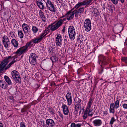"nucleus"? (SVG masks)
<instances>
[{
	"label": "nucleus",
	"instance_id": "1",
	"mask_svg": "<svg viewBox=\"0 0 127 127\" xmlns=\"http://www.w3.org/2000/svg\"><path fill=\"white\" fill-rule=\"evenodd\" d=\"M18 55L16 54L13 56H9L4 58L0 64V71L7 70L16 62L18 61L17 59L16 60L18 57Z\"/></svg>",
	"mask_w": 127,
	"mask_h": 127
},
{
	"label": "nucleus",
	"instance_id": "2",
	"mask_svg": "<svg viewBox=\"0 0 127 127\" xmlns=\"http://www.w3.org/2000/svg\"><path fill=\"white\" fill-rule=\"evenodd\" d=\"M66 20V19H60L58 21H56L55 23H53L49 25L48 26V28L46 29L44 31H43L40 35L37 37V38L41 41L43 40L44 37L49 32V28H50V30L52 32L55 31L63 25V22Z\"/></svg>",
	"mask_w": 127,
	"mask_h": 127
},
{
	"label": "nucleus",
	"instance_id": "3",
	"mask_svg": "<svg viewBox=\"0 0 127 127\" xmlns=\"http://www.w3.org/2000/svg\"><path fill=\"white\" fill-rule=\"evenodd\" d=\"M93 101V99L90 98L87 104L85 111H84V115L83 116L84 119H86L87 117V114L89 116H91L94 113V110L91 108Z\"/></svg>",
	"mask_w": 127,
	"mask_h": 127
},
{
	"label": "nucleus",
	"instance_id": "4",
	"mask_svg": "<svg viewBox=\"0 0 127 127\" xmlns=\"http://www.w3.org/2000/svg\"><path fill=\"white\" fill-rule=\"evenodd\" d=\"M98 63L102 67L108 64V59L103 55H100L98 56Z\"/></svg>",
	"mask_w": 127,
	"mask_h": 127
},
{
	"label": "nucleus",
	"instance_id": "5",
	"mask_svg": "<svg viewBox=\"0 0 127 127\" xmlns=\"http://www.w3.org/2000/svg\"><path fill=\"white\" fill-rule=\"evenodd\" d=\"M46 7L48 10L53 12H55L56 8L54 6V3L49 0L46 1Z\"/></svg>",
	"mask_w": 127,
	"mask_h": 127
},
{
	"label": "nucleus",
	"instance_id": "6",
	"mask_svg": "<svg viewBox=\"0 0 127 127\" xmlns=\"http://www.w3.org/2000/svg\"><path fill=\"white\" fill-rule=\"evenodd\" d=\"M2 41L5 49L8 48L10 46V41L7 36L4 35L1 37Z\"/></svg>",
	"mask_w": 127,
	"mask_h": 127
},
{
	"label": "nucleus",
	"instance_id": "7",
	"mask_svg": "<svg viewBox=\"0 0 127 127\" xmlns=\"http://www.w3.org/2000/svg\"><path fill=\"white\" fill-rule=\"evenodd\" d=\"M11 75L12 76L11 78H13L16 83H20V76L18 71L15 70L11 72Z\"/></svg>",
	"mask_w": 127,
	"mask_h": 127
},
{
	"label": "nucleus",
	"instance_id": "8",
	"mask_svg": "<svg viewBox=\"0 0 127 127\" xmlns=\"http://www.w3.org/2000/svg\"><path fill=\"white\" fill-rule=\"evenodd\" d=\"M68 33L70 39L73 40L75 38L76 32L75 29L73 26H70L69 27Z\"/></svg>",
	"mask_w": 127,
	"mask_h": 127
},
{
	"label": "nucleus",
	"instance_id": "9",
	"mask_svg": "<svg viewBox=\"0 0 127 127\" xmlns=\"http://www.w3.org/2000/svg\"><path fill=\"white\" fill-rule=\"evenodd\" d=\"M40 41L37 37H36L32 39L30 42H27L25 46L23 47L27 51H28V48L30 45H32L33 44V43L35 44H36L40 42Z\"/></svg>",
	"mask_w": 127,
	"mask_h": 127
},
{
	"label": "nucleus",
	"instance_id": "10",
	"mask_svg": "<svg viewBox=\"0 0 127 127\" xmlns=\"http://www.w3.org/2000/svg\"><path fill=\"white\" fill-rule=\"evenodd\" d=\"M84 26L85 31L87 32L90 31L91 29V22L89 19H86L84 21Z\"/></svg>",
	"mask_w": 127,
	"mask_h": 127
},
{
	"label": "nucleus",
	"instance_id": "11",
	"mask_svg": "<svg viewBox=\"0 0 127 127\" xmlns=\"http://www.w3.org/2000/svg\"><path fill=\"white\" fill-rule=\"evenodd\" d=\"M36 55L34 53H32L30 55L29 60L30 63L32 65H35L36 63Z\"/></svg>",
	"mask_w": 127,
	"mask_h": 127
},
{
	"label": "nucleus",
	"instance_id": "12",
	"mask_svg": "<svg viewBox=\"0 0 127 127\" xmlns=\"http://www.w3.org/2000/svg\"><path fill=\"white\" fill-rule=\"evenodd\" d=\"M84 8L83 7L80 8L78 9H76L74 10L73 12L74 15L75 14V17L78 18L81 16V14L84 11Z\"/></svg>",
	"mask_w": 127,
	"mask_h": 127
},
{
	"label": "nucleus",
	"instance_id": "13",
	"mask_svg": "<svg viewBox=\"0 0 127 127\" xmlns=\"http://www.w3.org/2000/svg\"><path fill=\"white\" fill-rule=\"evenodd\" d=\"M22 28L25 34L27 35L30 34L31 31L30 28L27 24H23L22 26Z\"/></svg>",
	"mask_w": 127,
	"mask_h": 127
},
{
	"label": "nucleus",
	"instance_id": "14",
	"mask_svg": "<svg viewBox=\"0 0 127 127\" xmlns=\"http://www.w3.org/2000/svg\"><path fill=\"white\" fill-rule=\"evenodd\" d=\"M47 127H54L55 125V122L53 119H46L45 121Z\"/></svg>",
	"mask_w": 127,
	"mask_h": 127
},
{
	"label": "nucleus",
	"instance_id": "15",
	"mask_svg": "<svg viewBox=\"0 0 127 127\" xmlns=\"http://www.w3.org/2000/svg\"><path fill=\"white\" fill-rule=\"evenodd\" d=\"M74 14L73 12H71V11H69L67 12L65 14V16L66 18H64L66 19V21L67 20H70L72 19L74 17Z\"/></svg>",
	"mask_w": 127,
	"mask_h": 127
},
{
	"label": "nucleus",
	"instance_id": "16",
	"mask_svg": "<svg viewBox=\"0 0 127 127\" xmlns=\"http://www.w3.org/2000/svg\"><path fill=\"white\" fill-rule=\"evenodd\" d=\"M82 100L79 98L76 99L75 103V111H77L80 108H81V103Z\"/></svg>",
	"mask_w": 127,
	"mask_h": 127
},
{
	"label": "nucleus",
	"instance_id": "17",
	"mask_svg": "<svg viewBox=\"0 0 127 127\" xmlns=\"http://www.w3.org/2000/svg\"><path fill=\"white\" fill-rule=\"evenodd\" d=\"M62 104L61 108L62 109L64 114L66 115H68L69 113L68 107L66 105L64 104V103H62Z\"/></svg>",
	"mask_w": 127,
	"mask_h": 127
},
{
	"label": "nucleus",
	"instance_id": "18",
	"mask_svg": "<svg viewBox=\"0 0 127 127\" xmlns=\"http://www.w3.org/2000/svg\"><path fill=\"white\" fill-rule=\"evenodd\" d=\"M56 38V44L57 46L60 47L62 45V37L60 34L57 35Z\"/></svg>",
	"mask_w": 127,
	"mask_h": 127
},
{
	"label": "nucleus",
	"instance_id": "19",
	"mask_svg": "<svg viewBox=\"0 0 127 127\" xmlns=\"http://www.w3.org/2000/svg\"><path fill=\"white\" fill-rule=\"evenodd\" d=\"M65 97L67 101L68 105H71L72 103V96L71 93L69 92L67 93Z\"/></svg>",
	"mask_w": 127,
	"mask_h": 127
},
{
	"label": "nucleus",
	"instance_id": "20",
	"mask_svg": "<svg viewBox=\"0 0 127 127\" xmlns=\"http://www.w3.org/2000/svg\"><path fill=\"white\" fill-rule=\"evenodd\" d=\"M27 51L24 47L23 46L19 48L17 51L15 53L17 55H18L19 56H20L22 54L26 53Z\"/></svg>",
	"mask_w": 127,
	"mask_h": 127
},
{
	"label": "nucleus",
	"instance_id": "21",
	"mask_svg": "<svg viewBox=\"0 0 127 127\" xmlns=\"http://www.w3.org/2000/svg\"><path fill=\"white\" fill-rule=\"evenodd\" d=\"M94 125L96 127L100 126L102 124V121L100 119H96L93 121Z\"/></svg>",
	"mask_w": 127,
	"mask_h": 127
},
{
	"label": "nucleus",
	"instance_id": "22",
	"mask_svg": "<svg viewBox=\"0 0 127 127\" xmlns=\"http://www.w3.org/2000/svg\"><path fill=\"white\" fill-rule=\"evenodd\" d=\"M36 3L37 6L40 9L43 10L45 8L44 4L43 3L42 0H36Z\"/></svg>",
	"mask_w": 127,
	"mask_h": 127
},
{
	"label": "nucleus",
	"instance_id": "23",
	"mask_svg": "<svg viewBox=\"0 0 127 127\" xmlns=\"http://www.w3.org/2000/svg\"><path fill=\"white\" fill-rule=\"evenodd\" d=\"M13 46L15 48H17L19 47V43L17 40L14 38H12L11 41Z\"/></svg>",
	"mask_w": 127,
	"mask_h": 127
},
{
	"label": "nucleus",
	"instance_id": "24",
	"mask_svg": "<svg viewBox=\"0 0 127 127\" xmlns=\"http://www.w3.org/2000/svg\"><path fill=\"white\" fill-rule=\"evenodd\" d=\"M39 15L42 21L44 22H45L46 21V18L44 13L41 10H40L39 11Z\"/></svg>",
	"mask_w": 127,
	"mask_h": 127
},
{
	"label": "nucleus",
	"instance_id": "25",
	"mask_svg": "<svg viewBox=\"0 0 127 127\" xmlns=\"http://www.w3.org/2000/svg\"><path fill=\"white\" fill-rule=\"evenodd\" d=\"M115 105H114V103L113 102L110 103V106L109 108V110L110 113H112L114 114L115 112Z\"/></svg>",
	"mask_w": 127,
	"mask_h": 127
},
{
	"label": "nucleus",
	"instance_id": "26",
	"mask_svg": "<svg viewBox=\"0 0 127 127\" xmlns=\"http://www.w3.org/2000/svg\"><path fill=\"white\" fill-rule=\"evenodd\" d=\"M4 79L9 85H11L12 84V82L9 78L7 76L5 75L4 76Z\"/></svg>",
	"mask_w": 127,
	"mask_h": 127
},
{
	"label": "nucleus",
	"instance_id": "27",
	"mask_svg": "<svg viewBox=\"0 0 127 127\" xmlns=\"http://www.w3.org/2000/svg\"><path fill=\"white\" fill-rule=\"evenodd\" d=\"M93 1V0H85L82 1L83 5H89Z\"/></svg>",
	"mask_w": 127,
	"mask_h": 127
},
{
	"label": "nucleus",
	"instance_id": "28",
	"mask_svg": "<svg viewBox=\"0 0 127 127\" xmlns=\"http://www.w3.org/2000/svg\"><path fill=\"white\" fill-rule=\"evenodd\" d=\"M6 83L4 81L1 80L0 81V86L2 88L5 89Z\"/></svg>",
	"mask_w": 127,
	"mask_h": 127
},
{
	"label": "nucleus",
	"instance_id": "29",
	"mask_svg": "<svg viewBox=\"0 0 127 127\" xmlns=\"http://www.w3.org/2000/svg\"><path fill=\"white\" fill-rule=\"evenodd\" d=\"M117 100L115 101L114 103L116 109H117L119 107L120 100L118 99V98H117Z\"/></svg>",
	"mask_w": 127,
	"mask_h": 127
},
{
	"label": "nucleus",
	"instance_id": "30",
	"mask_svg": "<svg viewBox=\"0 0 127 127\" xmlns=\"http://www.w3.org/2000/svg\"><path fill=\"white\" fill-rule=\"evenodd\" d=\"M18 32L19 37L21 38H23L24 37V34L23 33L22 31L21 30H18Z\"/></svg>",
	"mask_w": 127,
	"mask_h": 127
},
{
	"label": "nucleus",
	"instance_id": "31",
	"mask_svg": "<svg viewBox=\"0 0 127 127\" xmlns=\"http://www.w3.org/2000/svg\"><path fill=\"white\" fill-rule=\"evenodd\" d=\"M108 6L106 7L107 9H108L111 13L113 11L114 6L113 5H109L108 4Z\"/></svg>",
	"mask_w": 127,
	"mask_h": 127
},
{
	"label": "nucleus",
	"instance_id": "32",
	"mask_svg": "<svg viewBox=\"0 0 127 127\" xmlns=\"http://www.w3.org/2000/svg\"><path fill=\"white\" fill-rule=\"evenodd\" d=\"M84 39L82 35V34H79L77 38L78 41L81 43L83 41Z\"/></svg>",
	"mask_w": 127,
	"mask_h": 127
},
{
	"label": "nucleus",
	"instance_id": "33",
	"mask_svg": "<svg viewBox=\"0 0 127 127\" xmlns=\"http://www.w3.org/2000/svg\"><path fill=\"white\" fill-rule=\"evenodd\" d=\"M83 5L82 2L78 3L75 6V8L76 9H78L80 7Z\"/></svg>",
	"mask_w": 127,
	"mask_h": 127
},
{
	"label": "nucleus",
	"instance_id": "34",
	"mask_svg": "<svg viewBox=\"0 0 127 127\" xmlns=\"http://www.w3.org/2000/svg\"><path fill=\"white\" fill-rule=\"evenodd\" d=\"M32 30L33 33H36L38 31V29L35 26H33L32 28Z\"/></svg>",
	"mask_w": 127,
	"mask_h": 127
},
{
	"label": "nucleus",
	"instance_id": "35",
	"mask_svg": "<svg viewBox=\"0 0 127 127\" xmlns=\"http://www.w3.org/2000/svg\"><path fill=\"white\" fill-rule=\"evenodd\" d=\"M94 16H96L98 13V10L97 9L94 8L93 11Z\"/></svg>",
	"mask_w": 127,
	"mask_h": 127
},
{
	"label": "nucleus",
	"instance_id": "36",
	"mask_svg": "<svg viewBox=\"0 0 127 127\" xmlns=\"http://www.w3.org/2000/svg\"><path fill=\"white\" fill-rule=\"evenodd\" d=\"M116 120L114 117H113L111 119L110 122L109 124L110 125H112L113 124L114 122L116 121Z\"/></svg>",
	"mask_w": 127,
	"mask_h": 127
},
{
	"label": "nucleus",
	"instance_id": "37",
	"mask_svg": "<svg viewBox=\"0 0 127 127\" xmlns=\"http://www.w3.org/2000/svg\"><path fill=\"white\" fill-rule=\"evenodd\" d=\"M51 59L52 62H55L58 60V58L56 57L53 56L51 58Z\"/></svg>",
	"mask_w": 127,
	"mask_h": 127
},
{
	"label": "nucleus",
	"instance_id": "38",
	"mask_svg": "<svg viewBox=\"0 0 127 127\" xmlns=\"http://www.w3.org/2000/svg\"><path fill=\"white\" fill-rule=\"evenodd\" d=\"M48 110L52 115H53L55 114V113L53 109L51 108H49Z\"/></svg>",
	"mask_w": 127,
	"mask_h": 127
},
{
	"label": "nucleus",
	"instance_id": "39",
	"mask_svg": "<svg viewBox=\"0 0 127 127\" xmlns=\"http://www.w3.org/2000/svg\"><path fill=\"white\" fill-rule=\"evenodd\" d=\"M122 60L123 62L127 63V57H123L122 58Z\"/></svg>",
	"mask_w": 127,
	"mask_h": 127
},
{
	"label": "nucleus",
	"instance_id": "40",
	"mask_svg": "<svg viewBox=\"0 0 127 127\" xmlns=\"http://www.w3.org/2000/svg\"><path fill=\"white\" fill-rule=\"evenodd\" d=\"M123 108L126 109H127V104L124 103L122 105Z\"/></svg>",
	"mask_w": 127,
	"mask_h": 127
},
{
	"label": "nucleus",
	"instance_id": "41",
	"mask_svg": "<svg viewBox=\"0 0 127 127\" xmlns=\"http://www.w3.org/2000/svg\"><path fill=\"white\" fill-rule=\"evenodd\" d=\"M59 115L60 117L62 118V119H63L64 118V116L63 114L61 113V112H59Z\"/></svg>",
	"mask_w": 127,
	"mask_h": 127
},
{
	"label": "nucleus",
	"instance_id": "42",
	"mask_svg": "<svg viewBox=\"0 0 127 127\" xmlns=\"http://www.w3.org/2000/svg\"><path fill=\"white\" fill-rule=\"evenodd\" d=\"M20 127H26L25 123L23 122H21L20 124Z\"/></svg>",
	"mask_w": 127,
	"mask_h": 127
},
{
	"label": "nucleus",
	"instance_id": "43",
	"mask_svg": "<svg viewBox=\"0 0 127 127\" xmlns=\"http://www.w3.org/2000/svg\"><path fill=\"white\" fill-rule=\"evenodd\" d=\"M103 114L104 115L106 116L108 114V113L106 110L103 111Z\"/></svg>",
	"mask_w": 127,
	"mask_h": 127
},
{
	"label": "nucleus",
	"instance_id": "44",
	"mask_svg": "<svg viewBox=\"0 0 127 127\" xmlns=\"http://www.w3.org/2000/svg\"><path fill=\"white\" fill-rule=\"evenodd\" d=\"M71 127H76L75 124L74 123H72L71 125Z\"/></svg>",
	"mask_w": 127,
	"mask_h": 127
},
{
	"label": "nucleus",
	"instance_id": "45",
	"mask_svg": "<svg viewBox=\"0 0 127 127\" xmlns=\"http://www.w3.org/2000/svg\"><path fill=\"white\" fill-rule=\"evenodd\" d=\"M26 111V109L25 108H22L21 109V112L22 113H23Z\"/></svg>",
	"mask_w": 127,
	"mask_h": 127
},
{
	"label": "nucleus",
	"instance_id": "46",
	"mask_svg": "<svg viewBox=\"0 0 127 127\" xmlns=\"http://www.w3.org/2000/svg\"><path fill=\"white\" fill-rule=\"evenodd\" d=\"M3 46L2 44H1V42L0 43V50H1L2 49Z\"/></svg>",
	"mask_w": 127,
	"mask_h": 127
},
{
	"label": "nucleus",
	"instance_id": "47",
	"mask_svg": "<svg viewBox=\"0 0 127 127\" xmlns=\"http://www.w3.org/2000/svg\"><path fill=\"white\" fill-rule=\"evenodd\" d=\"M102 7L103 8V10H105V6L104 4H103L102 5Z\"/></svg>",
	"mask_w": 127,
	"mask_h": 127
},
{
	"label": "nucleus",
	"instance_id": "48",
	"mask_svg": "<svg viewBox=\"0 0 127 127\" xmlns=\"http://www.w3.org/2000/svg\"><path fill=\"white\" fill-rule=\"evenodd\" d=\"M76 127H80V124H75Z\"/></svg>",
	"mask_w": 127,
	"mask_h": 127
},
{
	"label": "nucleus",
	"instance_id": "49",
	"mask_svg": "<svg viewBox=\"0 0 127 127\" xmlns=\"http://www.w3.org/2000/svg\"><path fill=\"white\" fill-rule=\"evenodd\" d=\"M51 86H52L53 85H55V84L54 82H53L51 83Z\"/></svg>",
	"mask_w": 127,
	"mask_h": 127
},
{
	"label": "nucleus",
	"instance_id": "50",
	"mask_svg": "<svg viewBox=\"0 0 127 127\" xmlns=\"http://www.w3.org/2000/svg\"><path fill=\"white\" fill-rule=\"evenodd\" d=\"M9 98L11 100H12L13 99V97L12 96H10L9 97Z\"/></svg>",
	"mask_w": 127,
	"mask_h": 127
},
{
	"label": "nucleus",
	"instance_id": "51",
	"mask_svg": "<svg viewBox=\"0 0 127 127\" xmlns=\"http://www.w3.org/2000/svg\"><path fill=\"white\" fill-rule=\"evenodd\" d=\"M3 124L0 122V127H3Z\"/></svg>",
	"mask_w": 127,
	"mask_h": 127
},
{
	"label": "nucleus",
	"instance_id": "52",
	"mask_svg": "<svg viewBox=\"0 0 127 127\" xmlns=\"http://www.w3.org/2000/svg\"><path fill=\"white\" fill-rule=\"evenodd\" d=\"M126 50V48H124L123 49V54H124V53L125 52Z\"/></svg>",
	"mask_w": 127,
	"mask_h": 127
},
{
	"label": "nucleus",
	"instance_id": "53",
	"mask_svg": "<svg viewBox=\"0 0 127 127\" xmlns=\"http://www.w3.org/2000/svg\"><path fill=\"white\" fill-rule=\"evenodd\" d=\"M85 105H84V106H83V107H82V108L81 109V110H82V111H84V109L85 107Z\"/></svg>",
	"mask_w": 127,
	"mask_h": 127
},
{
	"label": "nucleus",
	"instance_id": "54",
	"mask_svg": "<svg viewBox=\"0 0 127 127\" xmlns=\"http://www.w3.org/2000/svg\"><path fill=\"white\" fill-rule=\"evenodd\" d=\"M75 8V6L74 8H73L72 9H71V10H70L69 11H71V12H72V10H73V9H74Z\"/></svg>",
	"mask_w": 127,
	"mask_h": 127
},
{
	"label": "nucleus",
	"instance_id": "55",
	"mask_svg": "<svg viewBox=\"0 0 127 127\" xmlns=\"http://www.w3.org/2000/svg\"><path fill=\"white\" fill-rule=\"evenodd\" d=\"M102 71H103V69H102L101 70V72H99V74H101V73H102Z\"/></svg>",
	"mask_w": 127,
	"mask_h": 127
},
{
	"label": "nucleus",
	"instance_id": "56",
	"mask_svg": "<svg viewBox=\"0 0 127 127\" xmlns=\"http://www.w3.org/2000/svg\"><path fill=\"white\" fill-rule=\"evenodd\" d=\"M64 17H65V15L64 16H63L62 17H60V18H64Z\"/></svg>",
	"mask_w": 127,
	"mask_h": 127
},
{
	"label": "nucleus",
	"instance_id": "57",
	"mask_svg": "<svg viewBox=\"0 0 127 127\" xmlns=\"http://www.w3.org/2000/svg\"><path fill=\"white\" fill-rule=\"evenodd\" d=\"M81 110H80V111L79 112V114H80V113H81Z\"/></svg>",
	"mask_w": 127,
	"mask_h": 127
},
{
	"label": "nucleus",
	"instance_id": "58",
	"mask_svg": "<svg viewBox=\"0 0 127 127\" xmlns=\"http://www.w3.org/2000/svg\"><path fill=\"white\" fill-rule=\"evenodd\" d=\"M116 127H119V126H116Z\"/></svg>",
	"mask_w": 127,
	"mask_h": 127
},
{
	"label": "nucleus",
	"instance_id": "59",
	"mask_svg": "<svg viewBox=\"0 0 127 127\" xmlns=\"http://www.w3.org/2000/svg\"><path fill=\"white\" fill-rule=\"evenodd\" d=\"M1 42L0 40V43Z\"/></svg>",
	"mask_w": 127,
	"mask_h": 127
}]
</instances>
